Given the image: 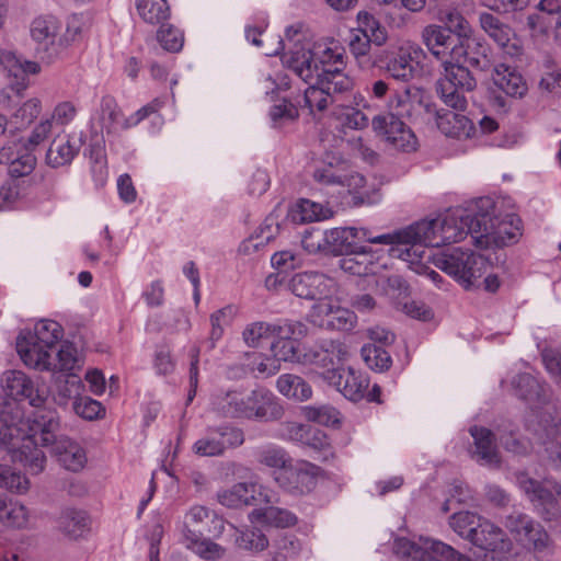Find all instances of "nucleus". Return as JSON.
<instances>
[{"label":"nucleus","mask_w":561,"mask_h":561,"mask_svg":"<svg viewBox=\"0 0 561 561\" xmlns=\"http://www.w3.org/2000/svg\"><path fill=\"white\" fill-rule=\"evenodd\" d=\"M58 428L59 417L55 410H35L30 417L23 419L16 403L0 405V446L32 474L42 472L46 463L38 444L51 446L53 454L65 469L78 472L84 468L88 461L84 448L69 437H57Z\"/></svg>","instance_id":"f257e3e1"},{"label":"nucleus","mask_w":561,"mask_h":561,"mask_svg":"<svg viewBox=\"0 0 561 561\" xmlns=\"http://www.w3.org/2000/svg\"><path fill=\"white\" fill-rule=\"evenodd\" d=\"M490 213L488 210L473 213L467 209H456L443 218L417 221L404 229L408 236L407 248H392V253L399 252L404 261L413 262L411 252L419 257L417 247L439 248L449 243L465 240L470 234L477 243L489 234Z\"/></svg>","instance_id":"f03ea898"},{"label":"nucleus","mask_w":561,"mask_h":561,"mask_svg":"<svg viewBox=\"0 0 561 561\" xmlns=\"http://www.w3.org/2000/svg\"><path fill=\"white\" fill-rule=\"evenodd\" d=\"M214 410L224 417L256 421H275L282 417L284 410L275 394L257 387L251 391H220L213 397Z\"/></svg>","instance_id":"7ed1b4c3"},{"label":"nucleus","mask_w":561,"mask_h":561,"mask_svg":"<svg viewBox=\"0 0 561 561\" xmlns=\"http://www.w3.org/2000/svg\"><path fill=\"white\" fill-rule=\"evenodd\" d=\"M283 62L304 82L317 79V82L327 89H332L333 92H346L353 87V80L344 72L345 69L330 64L318 65L314 54L310 49L300 48L291 51L284 56Z\"/></svg>","instance_id":"20e7f679"},{"label":"nucleus","mask_w":561,"mask_h":561,"mask_svg":"<svg viewBox=\"0 0 561 561\" xmlns=\"http://www.w3.org/2000/svg\"><path fill=\"white\" fill-rule=\"evenodd\" d=\"M163 104L162 100L153 99L131 115L126 116L116 99L111 94H105L100 100L94 118L108 142L112 144L121 137L122 131L136 127L151 114L157 113Z\"/></svg>","instance_id":"39448f33"},{"label":"nucleus","mask_w":561,"mask_h":561,"mask_svg":"<svg viewBox=\"0 0 561 561\" xmlns=\"http://www.w3.org/2000/svg\"><path fill=\"white\" fill-rule=\"evenodd\" d=\"M435 265L465 289H470L488 272L490 262L470 249L454 248L438 254Z\"/></svg>","instance_id":"423d86ee"},{"label":"nucleus","mask_w":561,"mask_h":561,"mask_svg":"<svg viewBox=\"0 0 561 561\" xmlns=\"http://www.w3.org/2000/svg\"><path fill=\"white\" fill-rule=\"evenodd\" d=\"M443 67L444 72L436 82V92L447 106L465 111L468 105L466 93L476 89L477 79L467 66L451 58L445 60Z\"/></svg>","instance_id":"0eeeda50"},{"label":"nucleus","mask_w":561,"mask_h":561,"mask_svg":"<svg viewBox=\"0 0 561 561\" xmlns=\"http://www.w3.org/2000/svg\"><path fill=\"white\" fill-rule=\"evenodd\" d=\"M424 56V50L419 45L404 43L380 50L375 57V66L383 69L390 78L407 83L415 78Z\"/></svg>","instance_id":"6e6552de"},{"label":"nucleus","mask_w":561,"mask_h":561,"mask_svg":"<svg viewBox=\"0 0 561 561\" xmlns=\"http://www.w3.org/2000/svg\"><path fill=\"white\" fill-rule=\"evenodd\" d=\"M348 355L346 345L340 340L324 339L305 347L300 355V365L310 367L325 382L335 378V371Z\"/></svg>","instance_id":"1a4fd4ad"},{"label":"nucleus","mask_w":561,"mask_h":561,"mask_svg":"<svg viewBox=\"0 0 561 561\" xmlns=\"http://www.w3.org/2000/svg\"><path fill=\"white\" fill-rule=\"evenodd\" d=\"M24 347L21 346L23 363L36 370L66 373L67 375L72 374L71 371L78 366V352L72 343L65 342L58 351L47 353L34 348V346L31 350Z\"/></svg>","instance_id":"9d476101"},{"label":"nucleus","mask_w":561,"mask_h":561,"mask_svg":"<svg viewBox=\"0 0 561 561\" xmlns=\"http://www.w3.org/2000/svg\"><path fill=\"white\" fill-rule=\"evenodd\" d=\"M516 481L522 492L546 519L551 520L558 516L560 511L556 497L558 482L550 479L538 481L526 472L517 473Z\"/></svg>","instance_id":"9b49d317"},{"label":"nucleus","mask_w":561,"mask_h":561,"mask_svg":"<svg viewBox=\"0 0 561 561\" xmlns=\"http://www.w3.org/2000/svg\"><path fill=\"white\" fill-rule=\"evenodd\" d=\"M0 164L7 167L9 175L4 184H18L21 188V182L24 183V179L28 178L36 167V157L25 140L19 139L0 149Z\"/></svg>","instance_id":"f8f14e48"},{"label":"nucleus","mask_w":561,"mask_h":561,"mask_svg":"<svg viewBox=\"0 0 561 561\" xmlns=\"http://www.w3.org/2000/svg\"><path fill=\"white\" fill-rule=\"evenodd\" d=\"M322 469L309 461H300L295 466L287 465L284 470L274 472L275 482L286 492L294 495L310 493L317 485Z\"/></svg>","instance_id":"ddd939ff"},{"label":"nucleus","mask_w":561,"mask_h":561,"mask_svg":"<svg viewBox=\"0 0 561 561\" xmlns=\"http://www.w3.org/2000/svg\"><path fill=\"white\" fill-rule=\"evenodd\" d=\"M373 130L388 145L403 152L416 150L417 138L412 129L396 114H379L371 119Z\"/></svg>","instance_id":"4468645a"},{"label":"nucleus","mask_w":561,"mask_h":561,"mask_svg":"<svg viewBox=\"0 0 561 561\" xmlns=\"http://www.w3.org/2000/svg\"><path fill=\"white\" fill-rule=\"evenodd\" d=\"M308 335V327L294 320H284L282 327L278 328V332L275 336L277 340L272 343L271 352L272 358L280 362H288L300 365V352L295 343V340L304 339Z\"/></svg>","instance_id":"2eb2a0df"},{"label":"nucleus","mask_w":561,"mask_h":561,"mask_svg":"<svg viewBox=\"0 0 561 561\" xmlns=\"http://www.w3.org/2000/svg\"><path fill=\"white\" fill-rule=\"evenodd\" d=\"M188 531L209 538H219L225 531V519L207 506L193 505L183 518L181 527L183 539L190 537Z\"/></svg>","instance_id":"dca6fc26"},{"label":"nucleus","mask_w":561,"mask_h":561,"mask_svg":"<svg viewBox=\"0 0 561 561\" xmlns=\"http://www.w3.org/2000/svg\"><path fill=\"white\" fill-rule=\"evenodd\" d=\"M288 289L297 297L308 300H322L335 291V280L320 272L295 274L287 284Z\"/></svg>","instance_id":"f3484780"},{"label":"nucleus","mask_w":561,"mask_h":561,"mask_svg":"<svg viewBox=\"0 0 561 561\" xmlns=\"http://www.w3.org/2000/svg\"><path fill=\"white\" fill-rule=\"evenodd\" d=\"M218 501L224 506L238 508L267 504L273 502V499L271 490L266 486L260 483L240 482L219 493Z\"/></svg>","instance_id":"a211bd4d"},{"label":"nucleus","mask_w":561,"mask_h":561,"mask_svg":"<svg viewBox=\"0 0 561 561\" xmlns=\"http://www.w3.org/2000/svg\"><path fill=\"white\" fill-rule=\"evenodd\" d=\"M60 21L54 15H42L36 18L31 25V36L36 42L37 53H43L48 61L59 53L61 38Z\"/></svg>","instance_id":"6ab92c4d"},{"label":"nucleus","mask_w":561,"mask_h":561,"mask_svg":"<svg viewBox=\"0 0 561 561\" xmlns=\"http://www.w3.org/2000/svg\"><path fill=\"white\" fill-rule=\"evenodd\" d=\"M505 527L515 536L516 540L542 549L547 546L548 534L543 527L530 516L513 512L506 516Z\"/></svg>","instance_id":"aec40b11"},{"label":"nucleus","mask_w":561,"mask_h":561,"mask_svg":"<svg viewBox=\"0 0 561 561\" xmlns=\"http://www.w3.org/2000/svg\"><path fill=\"white\" fill-rule=\"evenodd\" d=\"M479 22L481 28L506 55L515 57L522 54L520 41L507 23H504L490 12H481Z\"/></svg>","instance_id":"412c9836"},{"label":"nucleus","mask_w":561,"mask_h":561,"mask_svg":"<svg viewBox=\"0 0 561 561\" xmlns=\"http://www.w3.org/2000/svg\"><path fill=\"white\" fill-rule=\"evenodd\" d=\"M62 337L61 325L54 320H41L35 324L34 333H28L24 336H19L16 341V351L22 358V348L31 350L39 348L41 351L55 352L57 343Z\"/></svg>","instance_id":"4be33fe9"},{"label":"nucleus","mask_w":561,"mask_h":561,"mask_svg":"<svg viewBox=\"0 0 561 561\" xmlns=\"http://www.w3.org/2000/svg\"><path fill=\"white\" fill-rule=\"evenodd\" d=\"M490 51L489 45L484 42L465 36L459 38L453 54V60L474 70L486 71L492 67Z\"/></svg>","instance_id":"5701e85b"},{"label":"nucleus","mask_w":561,"mask_h":561,"mask_svg":"<svg viewBox=\"0 0 561 561\" xmlns=\"http://www.w3.org/2000/svg\"><path fill=\"white\" fill-rule=\"evenodd\" d=\"M346 162L341 157L327 153L323 159V165L316 168L313 179L316 182L324 185L351 186V182L355 186H364L365 178L359 174L348 176L344 173Z\"/></svg>","instance_id":"b1692460"},{"label":"nucleus","mask_w":561,"mask_h":561,"mask_svg":"<svg viewBox=\"0 0 561 561\" xmlns=\"http://www.w3.org/2000/svg\"><path fill=\"white\" fill-rule=\"evenodd\" d=\"M290 440L298 442L319 454L317 459L327 461L334 456L330 438L324 431L311 426L291 423L287 426Z\"/></svg>","instance_id":"393cba45"},{"label":"nucleus","mask_w":561,"mask_h":561,"mask_svg":"<svg viewBox=\"0 0 561 561\" xmlns=\"http://www.w3.org/2000/svg\"><path fill=\"white\" fill-rule=\"evenodd\" d=\"M422 42L427 50L437 60L444 64L445 60L453 59V54L459 38L450 34L449 28H445L442 25L430 24L422 31Z\"/></svg>","instance_id":"a878e982"},{"label":"nucleus","mask_w":561,"mask_h":561,"mask_svg":"<svg viewBox=\"0 0 561 561\" xmlns=\"http://www.w3.org/2000/svg\"><path fill=\"white\" fill-rule=\"evenodd\" d=\"M83 142L82 133L58 135L46 152L47 164L51 168L69 165L79 153Z\"/></svg>","instance_id":"bb28decb"},{"label":"nucleus","mask_w":561,"mask_h":561,"mask_svg":"<svg viewBox=\"0 0 561 561\" xmlns=\"http://www.w3.org/2000/svg\"><path fill=\"white\" fill-rule=\"evenodd\" d=\"M328 383L334 386L346 399L354 402L364 398L368 387V380L360 373L342 366L335 371V378L329 379Z\"/></svg>","instance_id":"cd10ccee"},{"label":"nucleus","mask_w":561,"mask_h":561,"mask_svg":"<svg viewBox=\"0 0 561 561\" xmlns=\"http://www.w3.org/2000/svg\"><path fill=\"white\" fill-rule=\"evenodd\" d=\"M5 388L11 397L16 399H27L30 404L37 410L45 402V398L39 390L34 387L33 381L20 370H11L5 374Z\"/></svg>","instance_id":"c85d7f7f"},{"label":"nucleus","mask_w":561,"mask_h":561,"mask_svg":"<svg viewBox=\"0 0 561 561\" xmlns=\"http://www.w3.org/2000/svg\"><path fill=\"white\" fill-rule=\"evenodd\" d=\"M240 369L241 374H233L232 377L243 378L248 375H253L255 378H266L278 373L280 365L272 356L259 352H250L245 353Z\"/></svg>","instance_id":"c756f323"},{"label":"nucleus","mask_w":561,"mask_h":561,"mask_svg":"<svg viewBox=\"0 0 561 561\" xmlns=\"http://www.w3.org/2000/svg\"><path fill=\"white\" fill-rule=\"evenodd\" d=\"M492 80L500 90L513 98H522L527 91L522 75L505 64L494 66Z\"/></svg>","instance_id":"7c9ffc66"},{"label":"nucleus","mask_w":561,"mask_h":561,"mask_svg":"<svg viewBox=\"0 0 561 561\" xmlns=\"http://www.w3.org/2000/svg\"><path fill=\"white\" fill-rule=\"evenodd\" d=\"M425 547H421L407 538H398L393 543L394 553L405 561H433L440 559L434 552L436 543H444L439 540L426 539Z\"/></svg>","instance_id":"2f4dec72"},{"label":"nucleus","mask_w":561,"mask_h":561,"mask_svg":"<svg viewBox=\"0 0 561 561\" xmlns=\"http://www.w3.org/2000/svg\"><path fill=\"white\" fill-rule=\"evenodd\" d=\"M469 433L476 447L473 455L484 463H499L500 457L493 432L486 427L474 425L470 427Z\"/></svg>","instance_id":"473e14b6"},{"label":"nucleus","mask_w":561,"mask_h":561,"mask_svg":"<svg viewBox=\"0 0 561 561\" xmlns=\"http://www.w3.org/2000/svg\"><path fill=\"white\" fill-rule=\"evenodd\" d=\"M477 536H473L472 543L483 550H503L508 542L505 540L504 531L490 520L481 517L478 525Z\"/></svg>","instance_id":"72a5a7b5"},{"label":"nucleus","mask_w":561,"mask_h":561,"mask_svg":"<svg viewBox=\"0 0 561 561\" xmlns=\"http://www.w3.org/2000/svg\"><path fill=\"white\" fill-rule=\"evenodd\" d=\"M276 388L287 399L304 402L312 397L311 386L300 376L282 374L276 380Z\"/></svg>","instance_id":"f704fd0d"},{"label":"nucleus","mask_w":561,"mask_h":561,"mask_svg":"<svg viewBox=\"0 0 561 561\" xmlns=\"http://www.w3.org/2000/svg\"><path fill=\"white\" fill-rule=\"evenodd\" d=\"M58 527L68 537L77 539L89 531L90 517L84 511L67 508L58 518Z\"/></svg>","instance_id":"c9c22d12"},{"label":"nucleus","mask_w":561,"mask_h":561,"mask_svg":"<svg viewBox=\"0 0 561 561\" xmlns=\"http://www.w3.org/2000/svg\"><path fill=\"white\" fill-rule=\"evenodd\" d=\"M490 222L491 220L489 221V234L485 238L493 234V240L499 245L505 247L516 243L522 236V219L515 214L506 215L494 231H491L493 227Z\"/></svg>","instance_id":"e433bc0d"},{"label":"nucleus","mask_w":561,"mask_h":561,"mask_svg":"<svg viewBox=\"0 0 561 561\" xmlns=\"http://www.w3.org/2000/svg\"><path fill=\"white\" fill-rule=\"evenodd\" d=\"M308 83L309 87L305 90L302 98L297 96V99L304 102V107H307L311 115H314L316 112L325 111L333 102V90L327 89V87L317 82V79Z\"/></svg>","instance_id":"4c0bfd02"},{"label":"nucleus","mask_w":561,"mask_h":561,"mask_svg":"<svg viewBox=\"0 0 561 561\" xmlns=\"http://www.w3.org/2000/svg\"><path fill=\"white\" fill-rule=\"evenodd\" d=\"M438 128L447 137L469 138L474 131L472 122L465 115L449 112L438 118Z\"/></svg>","instance_id":"58836bf2"},{"label":"nucleus","mask_w":561,"mask_h":561,"mask_svg":"<svg viewBox=\"0 0 561 561\" xmlns=\"http://www.w3.org/2000/svg\"><path fill=\"white\" fill-rule=\"evenodd\" d=\"M190 537L184 538L185 547L197 554L199 558L207 561L219 560L224 557L226 549L214 542L208 536H199L193 531H188Z\"/></svg>","instance_id":"ea45409f"},{"label":"nucleus","mask_w":561,"mask_h":561,"mask_svg":"<svg viewBox=\"0 0 561 561\" xmlns=\"http://www.w3.org/2000/svg\"><path fill=\"white\" fill-rule=\"evenodd\" d=\"M512 383L517 396L528 402H542L546 398L545 385L528 373L516 375Z\"/></svg>","instance_id":"a19ab883"},{"label":"nucleus","mask_w":561,"mask_h":561,"mask_svg":"<svg viewBox=\"0 0 561 561\" xmlns=\"http://www.w3.org/2000/svg\"><path fill=\"white\" fill-rule=\"evenodd\" d=\"M369 253V248L356 244L353 252L344 254L345 256L341 260V268L352 275H368L373 272V261Z\"/></svg>","instance_id":"79ce46f5"},{"label":"nucleus","mask_w":561,"mask_h":561,"mask_svg":"<svg viewBox=\"0 0 561 561\" xmlns=\"http://www.w3.org/2000/svg\"><path fill=\"white\" fill-rule=\"evenodd\" d=\"M370 48L369 39L359 25L350 32L348 49L360 69L375 67V59L369 56Z\"/></svg>","instance_id":"37998d69"},{"label":"nucleus","mask_w":561,"mask_h":561,"mask_svg":"<svg viewBox=\"0 0 561 561\" xmlns=\"http://www.w3.org/2000/svg\"><path fill=\"white\" fill-rule=\"evenodd\" d=\"M299 106H301V103L297 98L295 102L291 99L284 98L279 103L272 105L268 112L272 127L283 128L296 122L299 118Z\"/></svg>","instance_id":"c03bdc74"},{"label":"nucleus","mask_w":561,"mask_h":561,"mask_svg":"<svg viewBox=\"0 0 561 561\" xmlns=\"http://www.w3.org/2000/svg\"><path fill=\"white\" fill-rule=\"evenodd\" d=\"M136 10L141 20L151 25H160L170 18L167 0H136Z\"/></svg>","instance_id":"a18cd8bd"},{"label":"nucleus","mask_w":561,"mask_h":561,"mask_svg":"<svg viewBox=\"0 0 561 561\" xmlns=\"http://www.w3.org/2000/svg\"><path fill=\"white\" fill-rule=\"evenodd\" d=\"M28 520V512L19 502L8 500L7 495L0 494V522L8 527L23 528Z\"/></svg>","instance_id":"49530a36"},{"label":"nucleus","mask_w":561,"mask_h":561,"mask_svg":"<svg viewBox=\"0 0 561 561\" xmlns=\"http://www.w3.org/2000/svg\"><path fill=\"white\" fill-rule=\"evenodd\" d=\"M333 213L329 207L310 199H300L291 211L295 222H312L329 219Z\"/></svg>","instance_id":"de8ad7c7"},{"label":"nucleus","mask_w":561,"mask_h":561,"mask_svg":"<svg viewBox=\"0 0 561 561\" xmlns=\"http://www.w3.org/2000/svg\"><path fill=\"white\" fill-rule=\"evenodd\" d=\"M352 231L350 227L325 230V253L344 255L353 252L356 242H353Z\"/></svg>","instance_id":"09e8293b"},{"label":"nucleus","mask_w":561,"mask_h":561,"mask_svg":"<svg viewBox=\"0 0 561 561\" xmlns=\"http://www.w3.org/2000/svg\"><path fill=\"white\" fill-rule=\"evenodd\" d=\"M257 520L277 528L293 527L297 524L298 517L293 512L277 506L254 510L252 512Z\"/></svg>","instance_id":"8fccbe9b"},{"label":"nucleus","mask_w":561,"mask_h":561,"mask_svg":"<svg viewBox=\"0 0 561 561\" xmlns=\"http://www.w3.org/2000/svg\"><path fill=\"white\" fill-rule=\"evenodd\" d=\"M283 321L275 323L266 321H255L249 323L242 331V339L250 347H257L263 340L275 336Z\"/></svg>","instance_id":"3c124183"},{"label":"nucleus","mask_w":561,"mask_h":561,"mask_svg":"<svg viewBox=\"0 0 561 561\" xmlns=\"http://www.w3.org/2000/svg\"><path fill=\"white\" fill-rule=\"evenodd\" d=\"M481 516L469 511H461L453 514L449 517V526L460 537L469 540L472 543L473 536H477L478 525L480 524Z\"/></svg>","instance_id":"603ef678"},{"label":"nucleus","mask_w":561,"mask_h":561,"mask_svg":"<svg viewBox=\"0 0 561 561\" xmlns=\"http://www.w3.org/2000/svg\"><path fill=\"white\" fill-rule=\"evenodd\" d=\"M273 220L271 218H266L264 224L260 227L259 232H255L241 242L239 252L249 255L263 249L271 240L274 239L275 232L278 229L277 227L273 229Z\"/></svg>","instance_id":"864d4df0"},{"label":"nucleus","mask_w":561,"mask_h":561,"mask_svg":"<svg viewBox=\"0 0 561 561\" xmlns=\"http://www.w3.org/2000/svg\"><path fill=\"white\" fill-rule=\"evenodd\" d=\"M357 23L366 33L370 46H383L388 41V32L385 26L370 13L362 11L357 14Z\"/></svg>","instance_id":"5fc2aeb1"},{"label":"nucleus","mask_w":561,"mask_h":561,"mask_svg":"<svg viewBox=\"0 0 561 561\" xmlns=\"http://www.w3.org/2000/svg\"><path fill=\"white\" fill-rule=\"evenodd\" d=\"M350 229L354 230L352 231L353 242L358 240L376 244H401L404 248L408 247V236L404 234V229L393 233H383L379 236H373L366 228L350 227Z\"/></svg>","instance_id":"6e6d98bb"},{"label":"nucleus","mask_w":561,"mask_h":561,"mask_svg":"<svg viewBox=\"0 0 561 561\" xmlns=\"http://www.w3.org/2000/svg\"><path fill=\"white\" fill-rule=\"evenodd\" d=\"M254 456L261 465L278 470H284L290 462L287 453L283 448L272 444L257 447L254 450Z\"/></svg>","instance_id":"4d7b16f0"},{"label":"nucleus","mask_w":561,"mask_h":561,"mask_svg":"<svg viewBox=\"0 0 561 561\" xmlns=\"http://www.w3.org/2000/svg\"><path fill=\"white\" fill-rule=\"evenodd\" d=\"M237 312L238 309L234 305H227L210 314L209 321L211 329L209 339L213 344L222 337L225 328L232 323Z\"/></svg>","instance_id":"13d9d810"},{"label":"nucleus","mask_w":561,"mask_h":561,"mask_svg":"<svg viewBox=\"0 0 561 561\" xmlns=\"http://www.w3.org/2000/svg\"><path fill=\"white\" fill-rule=\"evenodd\" d=\"M360 354L366 365L376 371H385L392 364L389 352L375 343L365 344L360 350Z\"/></svg>","instance_id":"bf43d9fd"},{"label":"nucleus","mask_w":561,"mask_h":561,"mask_svg":"<svg viewBox=\"0 0 561 561\" xmlns=\"http://www.w3.org/2000/svg\"><path fill=\"white\" fill-rule=\"evenodd\" d=\"M41 111V101L38 99H30L15 110L8 124L14 129L26 128L39 115Z\"/></svg>","instance_id":"052dcab7"},{"label":"nucleus","mask_w":561,"mask_h":561,"mask_svg":"<svg viewBox=\"0 0 561 561\" xmlns=\"http://www.w3.org/2000/svg\"><path fill=\"white\" fill-rule=\"evenodd\" d=\"M57 393L55 401L59 405H67L70 399H77L80 397V391L83 388L81 379L75 374H67L58 377L57 379Z\"/></svg>","instance_id":"680f3d73"},{"label":"nucleus","mask_w":561,"mask_h":561,"mask_svg":"<svg viewBox=\"0 0 561 561\" xmlns=\"http://www.w3.org/2000/svg\"><path fill=\"white\" fill-rule=\"evenodd\" d=\"M236 545L247 551H263L268 546V539L259 528H245L238 531Z\"/></svg>","instance_id":"e2e57ef3"},{"label":"nucleus","mask_w":561,"mask_h":561,"mask_svg":"<svg viewBox=\"0 0 561 561\" xmlns=\"http://www.w3.org/2000/svg\"><path fill=\"white\" fill-rule=\"evenodd\" d=\"M301 551V542L294 535H286L275 542L271 561H294Z\"/></svg>","instance_id":"0e129e2a"},{"label":"nucleus","mask_w":561,"mask_h":561,"mask_svg":"<svg viewBox=\"0 0 561 561\" xmlns=\"http://www.w3.org/2000/svg\"><path fill=\"white\" fill-rule=\"evenodd\" d=\"M157 39L163 49L178 53L183 47L184 34L181 30L163 22L158 30Z\"/></svg>","instance_id":"69168bd1"},{"label":"nucleus","mask_w":561,"mask_h":561,"mask_svg":"<svg viewBox=\"0 0 561 561\" xmlns=\"http://www.w3.org/2000/svg\"><path fill=\"white\" fill-rule=\"evenodd\" d=\"M193 451L201 457H217L225 454L213 427H208L206 434L194 443Z\"/></svg>","instance_id":"338daca9"},{"label":"nucleus","mask_w":561,"mask_h":561,"mask_svg":"<svg viewBox=\"0 0 561 561\" xmlns=\"http://www.w3.org/2000/svg\"><path fill=\"white\" fill-rule=\"evenodd\" d=\"M217 438L222 444L224 453L227 449H234L240 447L244 443V432L242 428L231 425V424H222L219 426L213 427Z\"/></svg>","instance_id":"774afa93"}]
</instances>
